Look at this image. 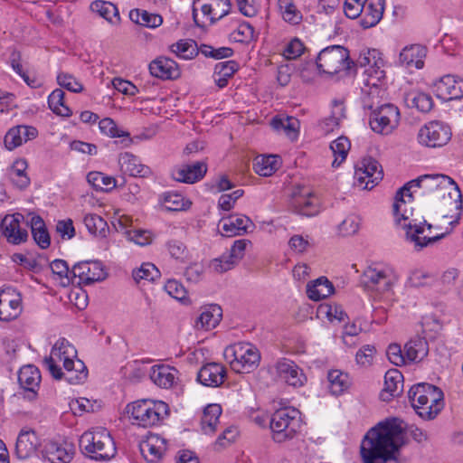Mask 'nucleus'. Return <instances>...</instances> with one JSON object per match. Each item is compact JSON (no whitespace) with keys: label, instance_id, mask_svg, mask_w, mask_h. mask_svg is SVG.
I'll list each match as a JSON object with an SVG mask.
<instances>
[{"label":"nucleus","instance_id":"1","mask_svg":"<svg viewBox=\"0 0 463 463\" xmlns=\"http://www.w3.org/2000/svg\"><path fill=\"white\" fill-rule=\"evenodd\" d=\"M451 186H455V189L459 192L456 183L448 175L440 174L423 175L408 182L397 191L392 205L395 222L403 229H406V239L414 244L415 250H420L424 247L438 241L444 237V234L432 235V225L426 221L410 220L409 214H411V213H409L407 209V201L404 196L406 195L409 202L411 203L412 193L411 190L414 187L420 189L421 195H425L433 193H444Z\"/></svg>","mask_w":463,"mask_h":463},{"label":"nucleus","instance_id":"2","mask_svg":"<svg viewBox=\"0 0 463 463\" xmlns=\"http://www.w3.org/2000/svg\"><path fill=\"white\" fill-rule=\"evenodd\" d=\"M406 443L403 420L389 418L377 423L364 435L360 455L363 463H402L400 450Z\"/></svg>","mask_w":463,"mask_h":463},{"label":"nucleus","instance_id":"3","mask_svg":"<svg viewBox=\"0 0 463 463\" xmlns=\"http://www.w3.org/2000/svg\"><path fill=\"white\" fill-rule=\"evenodd\" d=\"M43 364L56 380L65 378L71 384H79L84 383L88 377V369L77 358V350L64 338L55 343L50 356L44 359Z\"/></svg>","mask_w":463,"mask_h":463},{"label":"nucleus","instance_id":"4","mask_svg":"<svg viewBox=\"0 0 463 463\" xmlns=\"http://www.w3.org/2000/svg\"><path fill=\"white\" fill-rule=\"evenodd\" d=\"M408 397L416 413L423 420H432L443 409V392L435 385L418 383L413 385Z\"/></svg>","mask_w":463,"mask_h":463},{"label":"nucleus","instance_id":"5","mask_svg":"<svg viewBox=\"0 0 463 463\" xmlns=\"http://www.w3.org/2000/svg\"><path fill=\"white\" fill-rule=\"evenodd\" d=\"M82 453L97 461H107L115 457L116 444L110 433L104 428L84 432L80 438Z\"/></svg>","mask_w":463,"mask_h":463},{"label":"nucleus","instance_id":"6","mask_svg":"<svg viewBox=\"0 0 463 463\" xmlns=\"http://www.w3.org/2000/svg\"><path fill=\"white\" fill-rule=\"evenodd\" d=\"M133 424L147 428L154 426L169 414L168 404L162 401L141 400L127 407Z\"/></svg>","mask_w":463,"mask_h":463},{"label":"nucleus","instance_id":"7","mask_svg":"<svg viewBox=\"0 0 463 463\" xmlns=\"http://www.w3.org/2000/svg\"><path fill=\"white\" fill-rule=\"evenodd\" d=\"M301 426L300 411L292 407L277 410L270 419L272 439L278 443L293 439Z\"/></svg>","mask_w":463,"mask_h":463},{"label":"nucleus","instance_id":"8","mask_svg":"<svg viewBox=\"0 0 463 463\" xmlns=\"http://www.w3.org/2000/svg\"><path fill=\"white\" fill-rule=\"evenodd\" d=\"M232 369L238 373H248L258 367L260 361L259 350L250 343H238L224 351Z\"/></svg>","mask_w":463,"mask_h":463},{"label":"nucleus","instance_id":"9","mask_svg":"<svg viewBox=\"0 0 463 463\" xmlns=\"http://www.w3.org/2000/svg\"><path fill=\"white\" fill-rule=\"evenodd\" d=\"M349 52L341 45H332L324 48L317 55L316 64L318 71L324 74L334 75L351 67Z\"/></svg>","mask_w":463,"mask_h":463},{"label":"nucleus","instance_id":"10","mask_svg":"<svg viewBox=\"0 0 463 463\" xmlns=\"http://www.w3.org/2000/svg\"><path fill=\"white\" fill-rule=\"evenodd\" d=\"M371 110L369 124L373 132L389 135L398 127L400 111L393 104H383Z\"/></svg>","mask_w":463,"mask_h":463},{"label":"nucleus","instance_id":"11","mask_svg":"<svg viewBox=\"0 0 463 463\" xmlns=\"http://www.w3.org/2000/svg\"><path fill=\"white\" fill-rule=\"evenodd\" d=\"M452 136L450 127L441 121L426 123L418 132V141L427 147H440L448 144Z\"/></svg>","mask_w":463,"mask_h":463},{"label":"nucleus","instance_id":"12","mask_svg":"<svg viewBox=\"0 0 463 463\" xmlns=\"http://www.w3.org/2000/svg\"><path fill=\"white\" fill-rule=\"evenodd\" d=\"M201 0H195L193 8V17L196 25L200 27L206 26L207 24H213L230 13L232 5L230 0H207L201 5L202 20L199 18L195 5Z\"/></svg>","mask_w":463,"mask_h":463},{"label":"nucleus","instance_id":"13","mask_svg":"<svg viewBox=\"0 0 463 463\" xmlns=\"http://www.w3.org/2000/svg\"><path fill=\"white\" fill-rule=\"evenodd\" d=\"M397 278L389 269L367 268L362 276V283L365 288L381 293L391 290Z\"/></svg>","mask_w":463,"mask_h":463},{"label":"nucleus","instance_id":"14","mask_svg":"<svg viewBox=\"0 0 463 463\" xmlns=\"http://www.w3.org/2000/svg\"><path fill=\"white\" fill-rule=\"evenodd\" d=\"M23 222H24V216L19 213L6 214L3 218L1 222V231L9 243L18 245L27 241V227L29 223L26 222L25 226L23 227Z\"/></svg>","mask_w":463,"mask_h":463},{"label":"nucleus","instance_id":"15","mask_svg":"<svg viewBox=\"0 0 463 463\" xmlns=\"http://www.w3.org/2000/svg\"><path fill=\"white\" fill-rule=\"evenodd\" d=\"M290 206L297 213L314 216L319 213V201L308 187H296L291 194Z\"/></svg>","mask_w":463,"mask_h":463},{"label":"nucleus","instance_id":"16","mask_svg":"<svg viewBox=\"0 0 463 463\" xmlns=\"http://www.w3.org/2000/svg\"><path fill=\"white\" fill-rule=\"evenodd\" d=\"M74 283L79 285H90L106 279L102 264L99 261H82L75 264L71 269Z\"/></svg>","mask_w":463,"mask_h":463},{"label":"nucleus","instance_id":"17","mask_svg":"<svg viewBox=\"0 0 463 463\" xmlns=\"http://www.w3.org/2000/svg\"><path fill=\"white\" fill-rule=\"evenodd\" d=\"M22 312V297L14 288L0 289V320L11 321Z\"/></svg>","mask_w":463,"mask_h":463},{"label":"nucleus","instance_id":"18","mask_svg":"<svg viewBox=\"0 0 463 463\" xmlns=\"http://www.w3.org/2000/svg\"><path fill=\"white\" fill-rule=\"evenodd\" d=\"M74 446L64 440H48L43 447V455L51 463H70L74 456Z\"/></svg>","mask_w":463,"mask_h":463},{"label":"nucleus","instance_id":"19","mask_svg":"<svg viewBox=\"0 0 463 463\" xmlns=\"http://www.w3.org/2000/svg\"><path fill=\"white\" fill-rule=\"evenodd\" d=\"M383 176L382 166L373 158L364 159L362 166L355 171L357 184L366 190L373 188Z\"/></svg>","mask_w":463,"mask_h":463},{"label":"nucleus","instance_id":"20","mask_svg":"<svg viewBox=\"0 0 463 463\" xmlns=\"http://www.w3.org/2000/svg\"><path fill=\"white\" fill-rule=\"evenodd\" d=\"M357 64L364 68V78L384 79L385 77V71L383 69L384 61L378 50L372 49L361 52L357 59Z\"/></svg>","mask_w":463,"mask_h":463},{"label":"nucleus","instance_id":"21","mask_svg":"<svg viewBox=\"0 0 463 463\" xmlns=\"http://www.w3.org/2000/svg\"><path fill=\"white\" fill-rule=\"evenodd\" d=\"M436 96L444 101L463 97V80L453 75L442 77L435 84Z\"/></svg>","mask_w":463,"mask_h":463},{"label":"nucleus","instance_id":"22","mask_svg":"<svg viewBox=\"0 0 463 463\" xmlns=\"http://www.w3.org/2000/svg\"><path fill=\"white\" fill-rule=\"evenodd\" d=\"M276 371L279 377L293 387H300L307 380L302 370L293 362L281 359L276 364Z\"/></svg>","mask_w":463,"mask_h":463},{"label":"nucleus","instance_id":"23","mask_svg":"<svg viewBox=\"0 0 463 463\" xmlns=\"http://www.w3.org/2000/svg\"><path fill=\"white\" fill-rule=\"evenodd\" d=\"M144 458L148 463H157L166 450V440L159 435H149L139 445Z\"/></svg>","mask_w":463,"mask_h":463},{"label":"nucleus","instance_id":"24","mask_svg":"<svg viewBox=\"0 0 463 463\" xmlns=\"http://www.w3.org/2000/svg\"><path fill=\"white\" fill-rule=\"evenodd\" d=\"M179 371L168 364H156L151 367L149 377L158 387L169 389L175 386L179 380Z\"/></svg>","mask_w":463,"mask_h":463},{"label":"nucleus","instance_id":"25","mask_svg":"<svg viewBox=\"0 0 463 463\" xmlns=\"http://www.w3.org/2000/svg\"><path fill=\"white\" fill-rule=\"evenodd\" d=\"M226 377V369L221 364L209 363L201 367L197 381L207 387H219Z\"/></svg>","mask_w":463,"mask_h":463},{"label":"nucleus","instance_id":"26","mask_svg":"<svg viewBox=\"0 0 463 463\" xmlns=\"http://www.w3.org/2000/svg\"><path fill=\"white\" fill-rule=\"evenodd\" d=\"M207 172V165L203 161L184 165L172 172L173 178L177 182L194 184L201 180Z\"/></svg>","mask_w":463,"mask_h":463},{"label":"nucleus","instance_id":"27","mask_svg":"<svg viewBox=\"0 0 463 463\" xmlns=\"http://www.w3.org/2000/svg\"><path fill=\"white\" fill-rule=\"evenodd\" d=\"M383 79L364 78V83L365 88L363 89L362 102L364 109H373L380 107L381 99L385 90L381 87Z\"/></svg>","mask_w":463,"mask_h":463},{"label":"nucleus","instance_id":"28","mask_svg":"<svg viewBox=\"0 0 463 463\" xmlns=\"http://www.w3.org/2000/svg\"><path fill=\"white\" fill-rule=\"evenodd\" d=\"M427 50L420 44H411L404 47L399 55V64L407 69H421Z\"/></svg>","mask_w":463,"mask_h":463},{"label":"nucleus","instance_id":"29","mask_svg":"<svg viewBox=\"0 0 463 463\" xmlns=\"http://www.w3.org/2000/svg\"><path fill=\"white\" fill-rule=\"evenodd\" d=\"M38 131L32 126H16L8 130L5 137V146L8 150H13L23 143L35 138Z\"/></svg>","mask_w":463,"mask_h":463},{"label":"nucleus","instance_id":"30","mask_svg":"<svg viewBox=\"0 0 463 463\" xmlns=\"http://www.w3.org/2000/svg\"><path fill=\"white\" fill-rule=\"evenodd\" d=\"M151 74L164 80H175L180 77L181 71L178 64L167 57H159L149 64Z\"/></svg>","mask_w":463,"mask_h":463},{"label":"nucleus","instance_id":"31","mask_svg":"<svg viewBox=\"0 0 463 463\" xmlns=\"http://www.w3.org/2000/svg\"><path fill=\"white\" fill-rule=\"evenodd\" d=\"M118 164L121 172L130 176L148 177L152 174L149 166L141 164L137 156L128 152L120 154Z\"/></svg>","mask_w":463,"mask_h":463},{"label":"nucleus","instance_id":"32","mask_svg":"<svg viewBox=\"0 0 463 463\" xmlns=\"http://www.w3.org/2000/svg\"><path fill=\"white\" fill-rule=\"evenodd\" d=\"M403 389V376L397 369H391L385 373L384 387L380 393V398L383 402H389L392 398L399 396Z\"/></svg>","mask_w":463,"mask_h":463},{"label":"nucleus","instance_id":"33","mask_svg":"<svg viewBox=\"0 0 463 463\" xmlns=\"http://www.w3.org/2000/svg\"><path fill=\"white\" fill-rule=\"evenodd\" d=\"M221 231L223 236L232 237L248 232L253 226L251 220L246 215H231L221 221Z\"/></svg>","mask_w":463,"mask_h":463},{"label":"nucleus","instance_id":"34","mask_svg":"<svg viewBox=\"0 0 463 463\" xmlns=\"http://www.w3.org/2000/svg\"><path fill=\"white\" fill-rule=\"evenodd\" d=\"M18 382L24 391L32 393L34 397L41 383L40 371L34 365L23 366L18 373Z\"/></svg>","mask_w":463,"mask_h":463},{"label":"nucleus","instance_id":"35","mask_svg":"<svg viewBox=\"0 0 463 463\" xmlns=\"http://www.w3.org/2000/svg\"><path fill=\"white\" fill-rule=\"evenodd\" d=\"M39 445L36 433L33 430L21 431L15 444V454L21 459L33 455Z\"/></svg>","mask_w":463,"mask_h":463},{"label":"nucleus","instance_id":"36","mask_svg":"<svg viewBox=\"0 0 463 463\" xmlns=\"http://www.w3.org/2000/svg\"><path fill=\"white\" fill-rule=\"evenodd\" d=\"M384 10V0H370L364 6L361 25L367 29L375 26L382 19Z\"/></svg>","mask_w":463,"mask_h":463},{"label":"nucleus","instance_id":"37","mask_svg":"<svg viewBox=\"0 0 463 463\" xmlns=\"http://www.w3.org/2000/svg\"><path fill=\"white\" fill-rule=\"evenodd\" d=\"M404 352L408 362H420L429 354V345L425 338L415 337L406 343Z\"/></svg>","mask_w":463,"mask_h":463},{"label":"nucleus","instance_id":"38","mask_svg":"<svg viewBox=\"0 0 463 463\" xmlns=\"http://www.w3.org/2000/svg\"><path fill=\"white\" fill-rule=\"evenodd\" d=\"M333 292V284L325 277H321L307 286V297L314 301L324 299L332 295Z\"/></svg>","mask_w":463,"mask_h":463},{"label":"nucleus","instance_id":"39","mask_svg":"<svg viewBox=\"0 0 463 463\" xmlns=\"http://www.w3.org/2000/svg\"><path fill=\"white\" fill-rule=\"evenodd\" d=\"M327 380L329 391L335 396L343 394L351 385L349 375L340 370H330L327 373Z\"/></svg>","mask_w":463,"mask_h":463},{"label":"nucleus","instance_id":"40","mask_svg":"<svg viewBox=\"0 0 463 463\" xmlns=\"http://www.w3.org/2000/svg\"><path fill=\"white\" fill-rule=\"evenodd\" d=\"M237 61L230 60L218 62L214 67L213 78L219 88H224L228 84L229 79L238 71Z\"/></svg>","mask_w":463,"mask_h":463},{"label":"nucleus","instance_id":"41","mask_svg":"<svg viewBox=\"0 0 463 463\" xmlns=\"http://www.w3.org/2000/svg\"><path fill=\"white\" fill-rule=\"evenodd\" d=\"M221 414L222 407L219 404L213 403L204 408L201 425L205 434H213L215 432Z\"/></svg>","mask_w":463,"mask_h":463},{"label":"nucleus","instance_id":"42","mask_svg":"<svg viewBox=\"0 0 463 463\" xmlns=\"http://www.w3.org/2000/svg\"><path fill=\"white\" fill-rule=\"evenodd\" d=\"M222 308L218 305L205 307L196 320V326L205 330L214 328L221 321Z\"/></svg>","mask_w":463,"mask_h":463},{"label":"nucleus","instance_id":"43","mask_svg":"<svg viewBox=\"0 0 463 463\" xmlns=\"http://www.w3.org/2000/svg\"><path fill=\"white\" fill-rule=\"evenodd\" d=\"M27 166V162L24 159H18L14 162L9 170V179L20 190L27 188L31 182L25 172Z\"/></svg>","mask_w":463,"mask_h":463},{"label":"nucleus","instance_id":"44","mask_svg":"<svg viewBox=\"0 0 463 463\" xmlns=\"http://www.w3.org/2000/svg\"><path fill=\"white\" fill-rule=\"evenodd\" d=\"M31 232L34 241L42 249H47L51 244V238L43 220L34 215L30 221Z\"/></svg>","mask_w":463,"mask_h":463},{"label":"nucleus","instance_id":"45","mask_svg":"<svg viewBox=\"0 0 463 463\" xmlns=\"http://www.w3.org/2000/svg\"><path fill=\"white\" fill-rule=\"evenodd\" d=\"M279 166V157L278 156H260L254 159L253 169L261 176L272 175Z\"/></svg>","mask_w":463,"mask_h":463},{"label":"nucleus","instance_id":"46","mask_svg":"<svg viewBox=\"0 0 463 463\" xmlns=\"http://www.w3.org/2000/svg\"><path fill=\"white\" fill-rule=\"evenodd\" d=\"M129 18L135 24L148 28H156L163 23V18L160 14L149 13L146 10L140 9L132 10L129 13Z\"/></svg>","mask_w":463,"mask_h":463},{"label":"nucleus","instance_id":"47","mask_svg":"<svg viewBox=\"0 0 463 463\" xmlns=\"http://www.w3.org/2000/svg\"><path fill=\"white\" fill-rule=\"evenodd\" d=\"M87 181L96 191L102 192H109L117 184L114 177L97 171L90 172L87 175Z\"/></svg>","mask_w":463,"mask_h":463},{"label":"nucleus","instance_id":"48","mask_svg":"<svg viewBox=\"0 0 463 463\" xmlns=\"http://www.w3.org/2000/svg\"><path fill=\"white\" fill-rule=\"evenodd\" d=\"M90 9L93 12H97L101 17L110 23H116L119 21V13L118 7L107 1L97 0L91 3Z\"/></svg>","mask_w":463,"mask_h":463},{"label":"nucleus","instance_id":"49","mask_svg":"<svg viewBox=\"0 0 463 463\" xmlns=\"http://www.w3.org/2000/svg\"><path fill=\"white\" fill-rule=\"evenodd\" d=\"M64 91L61 89L54 90L48 97L50 109L58 116L70 117L71 110L64 103Z\"/></svg>","mask_w":463,"mask_h":463},{"label":"nucleus","instance_id":"50","mask_svg":"<svg viewBox=\"0 0 463 463\" xmlns=\"http://www.w3.org/2000/svg\"><path fill=\"white\" fill-rule=\"evenodd\" d=\"M350 147L351 143L349 139L344 136L337 137L331 143L330 149L335 156L332 163L334 167L339 166L345 160Z\"/></svg>","mask_w":463,"mask_h":463},{"label":"nucleus","instance_id":"51","mask_svg":"<svg viewBox=\"0 0 463 463\" xmlns=\"http://www.w3.org/2000/svg\"><path fill=\"white\" fill-rule=\"evenodd\" d=\"M171 51L179 58L191 60L200 52V47L193 40H181L171 46Z\"/></svg>","mask_w":463,"mask_h":463},{"label":"nucleus","instance_id":"52","mask_svg":"<svg viewBox=\"0 0 463 463\" xmlns=\"http://www.w3.org/2000/svg\"><path fill=\"white\" fill-rule=\"evenodd\" d=\"M50 268L52 273L61 280V286L67 287L70 284H74V278H72L71 270L69 269L65 260H55L51 263Z\"/></svg>","mask_w":463,"mask_h":463},{"label":"nucleus","instance_id":"53","mask_svg":"<svg viewBox=\"0 0 463 463\" xmlns=\"http://www.w3.org/2000/svg\"><path fill=\"white\" fill-rule=\"evenodd\" d=\"M408 106L416 108L419 111L426 113L433 107L432 98L423 92L411 93L407 96Z\"/></svg>","mask_w":463,"mask_h":463},{"label":"nucleus","instance_id":"54","mask_svg":"<svg viewBox=\"0 0 463 463\" xmlns=\"http://www.w3.org/2000/svg\"><path fill=\"white\" fill-rule=\"evenodd\" d=\"M83 222L88 231L94 235L106 236L107 222L96 213H88L84 216Z\"/></svg>","mask_w":463,"mask_h":463},{"label":"nucleus","instance_id":"55","mask_svg":"<svg viewBox=\"0 0 463 463\" xmlns=\"http://www.w3.org/2000/svg\"><path fill=\"white\" fill-rule=\"evenodd\" d=\"M279 5L285 22L298 24L302 21V14L291 0H279Z\"/></svg>","mask_w":463,"mask_h":463},{"label":"nucleus","instance_id":"56","mask_svg":"<svg viewBox=\"0 0 463 463\" xmlns=\"http://www.w3.org/2000/svg\"><path fill=\"white\" fill-rule=\"evenodd\" d=\"M132 276L137 283L141 280L154 281L159 277V270L154 264L146 262L143 263L139 269H134Z\"/></svg>","mask_w":463,"mask_h":463},{"label":"nucleus","instance_id":"57","mask_svg":"<svg viewBox=\"0 0 463 463\" xmlns=\"http://www.w3.org/2000/svg\"><path fill=\"white\" fill-rule=\"evenodd\" d=\"M230 37L237 43H249L254 37V29L249 23H241L231 33Z\"/></svg>","mask_w":463,"mask_h":463},{"label":"nucleus","instance_id":"58","mask_svg":"<svg viewBox=\"0 0 463 463\" xmlns=\"http://www.w3.org/2000/svg\"><path fill=\"white\" fill-rule=\"evenodd\" d=\"M189 203L178 194H165L164 207L167 211H182L188 207Z\"/></svg>","mask_w":463,"mask_h":463},{"label":"nucleus","instance_id":"59","mask_svg":"<svg viewBox=\"0 0 463 463\" xmlns=\"http://www.w3.org/2000/svg\"><path fill=\"white\" fill-rule=\"evenodd\" d=\"M200 52L207 58L220 60L232 56L233 50L230 47H219L215 49L211 45L201 44Z\"/></svg>","mask_w":463,"mask_h":463},{"label":"nucleus","instance_id":"60","mask_svg":"<svg viewBox=\"0 0 463 463\" xmlns=\"http://www.w3.org/2000/svg\"><path fill=\"white\" fill-rule=\"evenodd\" d=\"M57 82L69 91L80 93L83 90L82 84L71 74L61 72L57 76Z\"/></svg>","mask_w":463,"mask_h":463},{"label":"nucleus","instance_id":"61","mask_svg":"<svg viewBox=\"0 0 463 463\" xmlns=\"http://www.w3.org/2000/svg\"><path fill=\"white\" fill-rule=\"evenodd\" d=\"M359 225L360 220L358 216L349 215L338 225V232L342 236L354 235L358 232Z\"/></svg>","mask_w":463,"mask_h":463},{"label":"nucleus","instance_id":"62","mask_svg":"<svg viewBox=\"0 0 463 463\" xmlns=\"http://www.w3.org/2000/svg\"><path fill=\"white\" fill-rule=\"evenodd\" d=\"M375 353L376 349L372 345H365L362 346L356 353V363L364 367L370 366L373 364Z\"/></svg>","mask_w":463,"mask_h":463},{"label":"nucleus","instance_id":"63","mask_svg":"<svg viewBox=\"0 0 463 463\" xmlns=\"http://www.w3.org/2000/svg\"><path fill=\"white\" fill-rule=\"evenodd\" d=\"M99 129L105 135L116 137H129L128 133L119 130L116 123L109 118H105L99 122Z\"/></svg>","mask_w":463,"mask_h":463},{"label":"nucleus","instance_id":"64","mask_svg":"<svg viewBox=\"0 0 463 463\" xmlns=\"http://www.w3.org/2000/svg\"><path fill=\"white\" fill-rule=\"evenodd\" d=\"M170 255L175 260L184 261L188 257L186 246L180 241L170 240L166 243Z\"/></svg>","mask_w":463,"mask_h":463}]
</instances>
